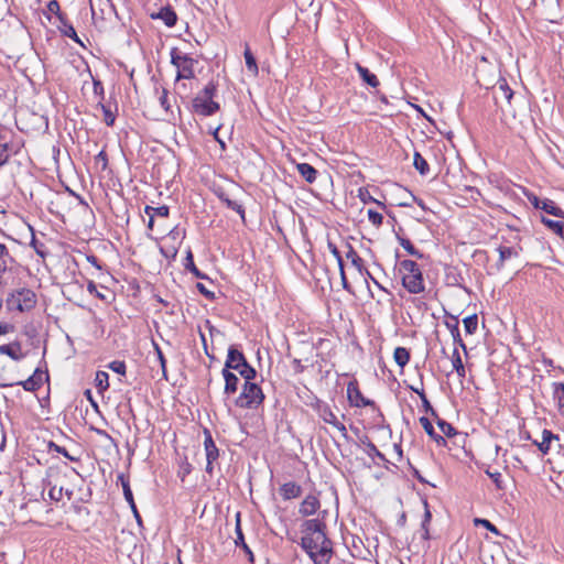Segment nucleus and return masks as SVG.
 <instances>
[{
    "instance_id": "f257e3e1",
    "label": "nucleus",
    "mask_w": 564,
    "mask_h": 564,
    "mask_svg": "<svg viewBox=\"0 0 564 564\" xmlns=\"http://www.w3.org/2000/svg\"><path fill=\"white\" fill-rule=\"evenodd\" d=\"M301 546L315 564H327L333 555V543L327 538L326 524L318 519L303 523Z\"/></svg>"
},
{
    "instance_id": "f03ea898",
    "label": "nucleus",
    "mask_w": 564,
    "mask_h": 564,
    "mask_svg": "<svg viewBox=\"0 0 564 564\" xmlns=\"http://www.w3.org/2000/svg\"><path fill=\"white\" fill-rule=\"evenodd\" d=\"M402 286L411 294L425 291L423 273L420 265L413 260H402L398 264Z\"/></svg>"
},
{
    "instance_id": "7ed1b4c3",
    "label": "nucleus",
    "mask_w": 564,
    "mask_h": 564,
    "mask_svg": "<svg viewBox=\"0 0 564 564\" xmlns=\"http://www.w3.org/2000/svg\"><path fill=\"white\" fill-rule=\"evenodd\" d=\"M263 400L262 389L252 380H245L241 393L235 400V404L241 409H257Z\"/></svg>"
},
{
    "instance_id": "20e7f679",
    "label": "nucleus",
    "mask_w": 564,
    "mask_h": 564,
    "mask_svg": "<svg viewBox=\"0 0 564 564\" xmlns=\"http://www.w3.org/2000/svg\"><path fill=\"white\" fill-rule=\"evenodd\" d=\"M225 366L238 371L245 380H253L257 376L256 369L248 364L243 354L234 346L228 349Z\"/></svg>"
},
{
    "instance_id": "39448f33",
    "label": "nucleus",
    "mask_w": 564,
    "mask_h": 564,
    "mask_svg": "<svg viewBox=\"0 0 564 564\" xmlns=\"http://www.w3.org/2000/svg\"><path fill=\"white\" fill-rule=\"evenodd\" d=\"M36 304V295L32 290L21 289L10 295L7 305L11 311L26 312Z\"/></svg>"
},
{
    "instance_id": "423d86ee",
    "label": "nucleus",
    "mask_w": 564,
    "mask_h": 564,
    "mask_svg": "<svg viewBox=\"0 0 564 564\" xmlns=\"http://www.w3.org/2000/svg\"><path fill=\"white\" fill-rule=\"evenodd\" d=\"M171 63L177 68L176 79L193 78L196 61L186 54H181L176 48L171 52Z\"/></svg>"
},
{
    "instance_id": "0eeeda50",
    "label": "nucleus",
    "mask_w": 564,
    "mask_h": 564,
    "mask_svg": "<svg viewBox=\"0 0 564 564\" xmlns=\"http://www.w3.org/2000/svg\"><path fill=\"white\" fill-rule=\"evenodd\" d=\"M219 109V104L213 99L204 98L198 95L193 99V110L200 116L207 117L214 115Z\"/></svg>"
},
{
    "instance_id": "6e6552de",
    "label": "nucleus",
    "mask_w": 564,
    "mask_h": 564,
    "mask_svg": "<svg viewBox=\"0 0 564 564\" xmlns=\"http://www.w3.org/2000/svg\"><path fill=\"white\" fill-rule=\"evenodd\" d=\"M347 397L351 405L357 408L375 405V402L366 399L359 390L357 381H350L347 386Z\"/></svg>"
},
{
    "instance_id": "1a4fd4ad",
    "label": "nucleus",
    "mask_w": 564,
    "mask_h": 564,
    "mask_svg": "<svg viewBox=\"0 0 564 564\" xmlns=\"http://www.w3.org/2000/svg\"><path fill=\"white\" fill-rule=\"evenodd\" d=\"M528 198L535 208L542 209L545 213L553 215L555 217H564V212L558 206H556V204L553 200L547 198L540 199L538 196L533 194L528 195Z\"/></svg>"
},
{
    "instance_id": "9d476101",
    "label": "nucleus",
    "mask_w": 564,
    "mask_h": 564,
    "mask_svg": "<svg viewBox=\"0 0 564 564\" xmlns=\"http://www.w3.org/2000/svg\"><path fill=\"white\" fill-rule=\"evenodd\" d=\"M513 97V91L509 87L506 79H499L497 85L494 87V98L496 104L503 108L502 102L510 105Z\"/></svg>"
},
{
    "instance_id": "9b49d317",
    "label": "nucleus",
    "mask_w": 564,
    "mask_h": 564,
    "mask_svg": "<svg viewBox=\"0 0 564 564\" xmlns=\"http://www.w3.org/2000/svg\"><path fill=\"white\" fill-rule=\"evenodd\" d=\"M318 412H319V416L322 417V420L325 423L333 425L341 433V435L344 437H347L346 426L341 422L338 421L337 416L335 415V413L332 411V409L328 405L321 406Z\"/></svg>"
},
{
    "instance_id": "f8f14e48",
    "label": "nucleus",
    "mask_w": 564,
    "mask_h": 564,
    "mask_svg": "<svg viewBox=\"0 0 564 564\" xmlns=\"http://www.w3.org/2000/svg\"><path fill=\"white\" fill-rule=\"evenodd\" d=\"M0 355H7L14 361H20L25 357L21 344L17 340L0 345Z\"/></svg>"
},
{
    "instance_id": "ddd939ff",
    "label": "nucleus",
    "mask_w": 564,
    "mask_h": 564,
    "mask_svg": "<svg viewBox=\"0 0 564 564\" xmlns=\"http://www.w3.org/2000/svg\"><path fill=\"white\" fill-rule=\"evenodd\" d=\"M319 507L321 503L318 498L315 495H308L300 505L299 512L304 517H308L314 514L319 509Z\"/></svg>"
},
{
    "instance_id": "4468645a",
    "label": "nucleus",
    "mask_w": 564,
    "mask_h": 564,
    "mask_svg": "<svg viewBox=\"0 0 564 564\" xmlns=\"http://www.w3.org/2000/svg\"><path fill=\"white\" fill-rule=\"evenodd\" d=\"M221 375L225 379L224 393L227 395L234 394L238 390L239 378L230 371V368L224 367Z\"/></svg>"
},
{
    "instance_id": "2eb2a0df",
    "label": "nucleus",
    "mask_w": 564,
    "mask_h": 564,
    "mask_svg": "<svg viewBox=\"0 0 564 564\" xmlns=\"http://www.w3.org/2000/svg\"><path fill=\"white\" fill-rule=\"evenodd\" d=\"M117 480L121 482L124 498L129 502L135 518L138 519V521H140V516L138 513L137 506L134 503V499H133V495H132V491L130 488L129 479L126 478V476L123 474H119L117 477Z\"/></svg>"
},
{
    "instance_id": "dca6fc26",
    "label": "nucleus",
    "mask_w": 564,
    "mask_h": 564,
    "mask_svg": "<svg viewBox=\"0 0 564 564\" xmlns=\"http://www.w3.org/2000/svg\"><path fill=\"white\" fill-rule=\"evenodd\" d=\"M205 452H206V459L209 462V464H214L219 457V451L209 433V431H205V441H204Z\"/></svg>"
},
{
    "instance_id": "f3484780",
    "label": "nucleus",
    "mask_w": 564,
    "mask_h": 564,
    "mask_svg": "<svg viewBox=\"0 0 564 564\" xmlns=\"http://www.w3.org/2000/svg\"><path fill=\"white\" fill-rule=\"evenodd\" d=\"M279 491L284 500H290L301 496L302 487L294 481H289L283 484Z\"/></svg>"
},
{
    "instance_id": "a211bd4d",
    "label": "nucleus",
    "mask_w": 564,
    "mask_h": 564,
    "mask_svg": "<svg viewBox=\"0 0 564 564\" xmlns=\"http://www.w3.org/2000/svg\"><path fill=\"white\" fill-rule=\"evenodd\" d=\"M218 198L230 209L237 212L241 219L245 221V208L242 204L238 203L235 199H231L228 194L224 191L217 192Z\"/></svg>"
},
{
    "instance_id": "6ab92c4d",
    "label": "nucleus",
    "mask_w": 564,
    "mask_h": 564,
    "mask_svg": "<svg viewBox=\"0 0 564 564\" xmlns=\"http://www.w3.org/2000/svg\"><path fill=\"white\" fill-rule=\"evenodd\" d=\"M296 170L300 173V175L307 182V183H314L317 177V170L313 167L308 163H299L296 165Z\"/></svg>"
},
{
    "instance_id": "aec40b11",
    "label": "nucleus",
    "mask_w": 564,
    "mask_h": 564,
    "mask_svg": "<svg viewBox=\"0 0 564 564\" xmlns=\"http://www.w3.org/2000/svg\"><path fill=\"white\" fill-rule=\"evenodd\" d=\"M420 423H421L422 427L424 429V431L426 432V434L431 438H433L438 445L446 444L444 436L435 433L434 427L427 417H425V416L420 417Z\"/></svg>"
},
{
    "instance_id": "412c9836",
    "label": "nucleus",
    "mask_w": 564,
    "mask_h": 564,
    "mask_svg": "<svg viewBox=\"0 0 564 564\" xmlns=\"http://www.w3.org/2000/svg\"><path fill=\"white\" fill-rule=\"evenodd\" d=\"M152 18L154 19H161L166 26H173L175 25L177 21L176 13L169 7L162 8L158 14H152Z\"/></svg>"
},
{
    "instance_id": "4be33fe9",
    "label": "nucleus",
    "mask_w": 564,
    "mask_h": 564,
    "mask_svg": "<svg viewBox=\"0 0 564 564\" xmlns=\"http://www.w3.org/2000/svg\"><path fill=\"white\" fill-rule=\"evenodd\" d=\"M236 534H237V539L235 541L236 545H238V546L241 545L242 549L245 550V552L249 555V560L252 562L253 554H252L251 550L249 549V546L245 542L243 533H242L241 525H240V513L239 512L236 514Z\"/></svg>"
},
{
    "instance_id": "5701e85b",
    "label": "nucleus",
    "mask_w": 564,
    "mask_h": 564,
    "mask_svg": "<svg viewBox=\"0 0 564 564\" xmlns=\"http://www.w3.org/2000/svg\"><path fill=\"white\" fill-rule=\"evenodd\" d=\"M14 262L6 245L0 243V273H6Z\"/></svg>"
},
{
    "instance_id": "b1692460",
    "label": "nucleus",
    "mask_w": 564,
    "mask_h": 564,
    "mask_svg": "<svg viewBox=\"0 0 564 564\" xmlns=\"http://www.w3.org/2000/svg\"><path fill=\"white\" fill-rule=\"evenodd\" d=\"M59 21V25L57 26L59 29V31L67 37L74 40L75 42L77 43H80V40L79 37L77 36V33L74 29V26L68 23L67 19H66V15L63 17V20H58Z\"/></svg>"
},
{
    "instance_id": "393cba45",
    "label": "nucleus",
    "mask_w": 564,
    "mask_h": 564,
    "mask_svg": "<svg viewBox=\"0 0 564 564\" xmlns=\"http://www.w3.org/2000/svg\"><path fill=\"white\" fill-rule=\"evenodd\" d=\"M348 251L346 252V258L349 259L352 263V265L360 272H364V260L358 256L357 251L354 249V247L348 243L347 245Z\"/></svg>"
},
{
    "instance_id": "a878e982",
    "label": "nucleus",
    "mask_w": 564,
    "mask_h": 564,
    "mask_svg": "<svg viewBox=\"0 0 564 564\" xmlns=\"http://www.w3.org/2000/svg\"><path fill=\"white\" fill-rule=\"evenodd\" d=\"M498 252H499V261H498L499 268H501L503 265L506 260L519 256V251L512 247H502L501 246L498 248Z\"/></svg>"
},
{
    "instance_id": "bb28decb",
    "label": "nucleus",
    "mask_w": 564,
    "mask_h": 564,
    "mask_svg": "<svg viewBox=\"0 0 564 564\" xmlns=\"http://www.w3.org/2000/svg\"><path fill=\"white\" fill-rule=\"evenodd\" d=\"M557 438V435L553 434L551 431L549 430H544L542 432V441L540 443H535L539 447V449L543 453V454H547L549 451H550V444H551V441L552 440H556Z\"/></svg>"
},
{
    "instance_id": "cd10ccee",
    "label": "nucleus",
    "mask_w": 564,
    "mask_h": 564,
    "mask_svg": "<svg viewBox=\"0 0 564 564\" xmlns=\"http://www.w3.org/2000/svg\"><path fill=\"white\" fill-rule=\"evenodd\" d=\"M357 70L360 75V77L371 87L379 86V80L375 74L369 72L367 67L357 65Z\"/></svg>"
},
{
    "instance_id": "c85d7f7f",
    "label": "nucleus",
    "mask_w": 564,
    "mask_h": 564,
    "mask_svg": "<svg viewBox=\"0 0 564 564\" xmlns=\"http://www.w3.org/2000/svg\"><path fill=\"white\" fill-rule=\"evenodd\" d=\"M393 358L397 365L403 368L410 360V352L404 347H397L393 352Z\"/></svg>"
},
{
    "instance_id": "c756f323",
    "label": "nucleus",
    "mask_w": 564,
    "mask_h": 564,
    "mask_svg": "<svg viewBox=\"0 0 564 564\" xmlns=\"http://www.w3.org/2000/svg\"><path fill=\"white\" fill-rule=\"evenodd\" d=\"M243 56L248 72L251 73L253 76H257L259 73L258 64L256 57L253 56L249 47H246Z\"/></svg>"
},
{
    "instance_id": "7c9ffc66",
    "label": "nucleus",
    "mask_w": 564,
    "mask_h": 564,
    "mask_svg": "<svg viewBox=\"0 0 564 564\" xmlns=\"http://www.w3.org/2000/svg\"><path fill=\"white\" fill-rule=\"evenodd\" d=\"M452 364L458 377L464 378L466 376V370L457 348H455L453 351Z\"/></svg>"
},
{
    "instance_id": "2f4dec72",
    "label": "nucleus",
    "mask_w": 564,
    "mask_h": 564,
    "mask_svg": "<svg viewBox=\"0 0 564 564\" xmlns=\"http://www.w3.org/2000/svg\"><path fill=\"white\" fill-rule=\"evenodd\" d=\"M413 165L422 175H426L430 171L426 160L419 153H414Z\"/></svg>"
},
{
    "instance_id": "473e14b6",
    "label": "nucleus",
    "mask_w": 564,
    "mask_h": 564,
    "mask_svg": "<svg viewBox=\"0 0 564 564\" xmlns=\"http://www.w3.org/2000/svg\"><path fill=\"white\" fill-rule=\"evenodd\" d=\"M424 509H425L424 518H423V521H422V524H421V528H422V531H423L422 538L424 540H429L430 539L429 524L431 522L432 514H431V511L429 509V505H427L426 500L424 501Z\"/></svg>"
},
{
    "instance_id": "72a5a7b5",
    "label": "nucleus",
    "mask_w": 564,
    "mask_h": 564,
    "mask_svg": "<svg viewBox=\"0 0 564 564\" xmlns=\"http://www.w3.org/2000/svg\"><path fill=\"white\" fill-rule=\"evenodd\" d=\"M184 265L187 270H189L196 278L204 279L205 275L196 268L194 263V257L191 250L187 251L185 257Z\"/></svg>"
},
{
    "instance_id": "f704fd0d",
    "label": "nucleus",
    "mask_w": 564,
    "mask_h": 564,
    "mask_svg": "<svg viewBox=\"0 0 564 564\" xmlns=\"http://www.w3.org/2000/svg\"><path fill=\"white\" fill-rule=\"evenodd\" d=\"M18 384H21L25 391H35L42 386V380L31 376L26 380L18 382Z\"/></svg>"
},
{
    "instance_id": "c9c22d12",
    "label": "nucleus",
    "mask_w": 564,
    "mask_h": 564,
    "mask_svg": "<svg viewBox=\"0 0 564 564\" xmlns=\"http://www.w3.org/2000/svg\"><path fill=\"white\" fill-rule=\"evenodd\" d=\"M554 399L557 403L561 414H564V383H556L554 388Z\"/></svg>"
},
{
    "instance_id": "e433bc0d",
    "label": "nucleus",
    "mask_w": 564,
    "mask_h": 564,
    "mask_svg": "<svg viewBox=\"0 0 564 564\" xmlns=\"http://www.w3.org/2000/svg\"><path fill=\"white\" fill-rule=\"evenodd\" d=\"M542 223L552 231H554L556 235L562 236L563 235V228L564 224L558 220H552L546 217L541 218Z\"/></svg>"
},
{
    "instance_id": "4c0bfd02",
    "label": "nucleus",
    "mask_w": 564,
    "mask_h": 564,
    "mask_svg": "<svg viewBox=\"0 0 564 564\" xmlns=\"http://www.w3.org/2000/svg\"><path fill=\"white\" fill-rule=\"evenodd\" d=\"M108 373L105 371H97L95 377L96 387L99 391H104L108 389L109 382H108Z\"/></svg>"
},
{
    "instance_id": "58836bf2",
    "label": "nucleus",
    "mask_w": 564,
    "mask_h": 564,
    "mask_svg": "<svg viewBox=\"0 0 564 564\" xmlns=\"http://www.w3.org/2000/svg\"><path fill=\"white\" fill-rule=\"evenodd\" d=\"M463 323H464V327H465L466 333L471 335L477 329L478 317L475 314L470 315V316H467L466 318H464Z\"/></svg>"
},
{
    "instance_id": "ea45409f",
    "label": "nucleus",
    "mask_w": 564,
    "mask_h": 564,
    "mask_svg": "<svg viewBox=\"0 0 564 564\" xmlns=\"http://www.w3.org/2000/svg\"><path fill=\"white\" fill-rule=\"evenodd\" d=\"M399 241H400V245L411 254V256H414L416 258H423V253H421L414 246L413 243L406 239V238H401L399 237Z\"/></svg>"
},
{
    "instance_id": "a19ab883",
    "label": "nucleus",
    "mask_w": 564,
    "mask_h": 564,
    "mask_svg": "<svg viewBox=\"0 0 564 564\" xmlns=\"http://www.w3.org/2000/svg\"><path fill=\"white\" fill-rule=\"evenodd\" d=\"M145 213H147V215H153V217H155V216L167 217L169 213H170V209L165 205L159 206V207L147 206L145 207Z\"/></svg>"
},
{
    "instance_id": "79ce46f5",
    "label": "nucleus",
    "mask_w": 564,
    "mask_h": 564,
    "mask_svg": "<svg viewBox=\"0 0 564 564\" xmlns=\"http://www.w3.org/2000/svg\"><path fill=\"white\" fill-rule=\"evenodd\" d=\"M99 106L104 112V122L108 127L113 126L116 117H115L113 112L111 111L110 107L104 105L101 101H99Z\"/></svg>"
},
{
    "instance_id": "37998d69",
    "label": "nucleus",
    "mask_w": 564,
    "mask_h": 564,
    "mask_svg": "<svg viewBox=\"0 0 564 564\" xmlns=\"http://www.w3.org/2000/svg\"><path fill=\"white\" fill-rule=\"evenodd\" d=\"M437 425H438L441 432L443 433V435H445L447 437H452V436H454L456 434V431L453 427V425L447 423L444 420L438 419Z\"/></svg>"
},
{
    "instance_id": "c03bdc74",
    "label": "nucleus",
    "mask_w": 564,
    "mask_h": 564,
    "mask_svg": "<svg viewBox=\"0 0 564 564\" xmlns=\"http://www.w3.org/2000/svg\"><path fill=\"white\" fill-rule=\"evenodd\" d=\"M216 91L217 86L213 82H210L198 95L203 96L204 98L213 99L214 96L216 95Z\"/></svg>"
},
{
    "instance_id": "a18cd8bd",
    "label": "nucleus",
    "mask_w": 564,
    "mask_h": 564,
    "mask_svg": "<svg viewBox=\"0 0 564 564\" xmlns=\"http://www.w3.org/2000/svg\"><path fill=\"white\" fill-rule=\"evenodd\" d=\"M368 219L373 226L379 227L382 225L383 216L376 210L369 209Z\"/></svg>"
},
{
    "instance_id": "49530a36",
    "label": "nucleus",
    "mask_w": 564,
    "mask_h": 564,
    "mask_svg": "<svg viewBox=\"0 0 564 564\" xmlns=\"http://www.w3.org/2000/svg\"><path fill=\"white\" fill-rule=\"evenodd\" d=\"M47 11L56 15L57 20H63L64 13L61 12L59 3L56 0H52L47 3Z\"/></svg>"
},
{
    "instance_id": "de8ad7c7",
    "label": "nucleus",
    "mask_w": 564,
    "mask_h": 564,
    "mask_svg": "<svg viewBox=\"0 0 564 564\" xmlns=\"http://www.w3.org/2000/svg\"><path fill=\"white\" fill-rule=\"evenodd\" d=\"M366 453L369 455V456H376L378 457L379 459L386 462V457L377 448V446L372 443V442H368L367 443V451Z\"/></svg>"
},
{
    "instance_id": "09e8293b",
    "label": "nucleus",
    "mask_w": 564,
    "mask_h": 564,
    "mask_svg": "<svg viewBox=\"0 0 564 564\" xmlns=\"http://www.w3.org/2000/svg\"><path fill=\"white\" fill-rule=\"evenodd\" d=\"M48 449L59 453L70 460H76L75 457L69 455V453L67 452V449L65 447H62V446L55 444L54 442L48 443Z\"/></svg>"
},
{
    "instance_id": "8fccbe9b",
    "label": "nucleus",
    "mask_w": 564,
    "mask_h": 564,
    "mask_svg": "<svg viewBox=\"0 0 564 564\" xmlns=\"http://www.w3.org/2000/svg\"><path fill=\"white\" fill-rule=\"evenodd\" d=\"M475 524L476 525H482L485 527L487 530H489L490 532L495 533V534H499V531L498 529L496 528V525H494L489 520L487 519H475Z\"/></svg>"
},
{
    "instance_id": "3c124183",
    "label": "nucleus",
    "mask_w": 564,
    "mask_h": 564,
    "mask_svg": "<svg viewBox=\"0 0 564 564\" xmlns=\"http://www.w3.org/2000/svg\"><path fill=\"white\" fill-rule=\"evenodd\" d=\"M486 474L491 478L498 489H502V476L499 471L486 470Z\"/></svg>"
},
{
    "instance_id": "603ef678",
    "label": "nucleus",
    "mask_w": 564,
    "mask_h": 564,
    "mask_svg": "<svg viewBox=\"0 0 564 564\" xmlns=\"http://www.w3.org/2000/svg\"><path fill=\"white\" fill-rule=\"evenodd\" d=\"M63 496V487L56 488V486H52L48 490V497L51 500L59 501Z\"/></svg>"
},
{
    "instance_id": "864d4df0",
    "label": "nucleus",
    "mask_w": 564,
    "mask_h": 564,
    "mask_svg": "<svg viewBox=\"0 0 564 564\" xmlns=\"http://www.w3.org/2000/svg\"><path fill=\"white\" fill-rule=\"evenodd\" d=\"M109 368L119 375L126 373V364L123 361L115 360L110 362Z\"/></svg>"
},
{
    "instance_id": "5fc2aeb1",
    "label": "nucleus",
    "mask_w": 564,
    "mask_h": 564,
    "mask_svg": "<svg viewBox=\"0 0 564 564\" xmlns=\"http://www.w3.org/2000/svg\"><path fill=\"white\" fill-rule=\"evenodd\" d=\"M154 348L158 354V358H159V361H160V365L162 368L163 377L166 379V359H165L162 350L160 349V347L156 344H154Z\"/></svg>"
},
{
    "instance_id": "6e6d98bb",
    "label": "nucleus",
    "mask_w": 564,
    "mask_h": 564,
    "mask_svg": "<svg viewBox=\"0 0 564 564\" xmlns=\"http://www.w3.org/2000/svg\"><path fill=\"white\" fill-rule=\"evenodd\" d=\"M9 156L8 144L0 142V166L8 162Z\"/></svg>"
},
{
    "instance_id": "4d7b16f0",
    "label": "nucleus",
    "mask_w": 564,
    "mask_h": 564,
    "mask_svg": "<svg viewBox=\"0 0 564 564\" xmlns=\"http://www.w3.org/2000/svg\"><path fill=\"white\" fill-rule=\"evenodd\" d=\"M328 249H329L330 253L335 257L338 265L344 264V260H343V257H341L338 248L330 241L328 242Z\"/></svg>"
},
{
    "instance_id": "13d9d810",
    "label": "nucleus",
    "mask_w": 564,
    "mask_h": 564,
    "mask_svg": "<svg viewBox=\"0 0 564 564\" xmlns=\"http://www.w3.org/2000/svg\"><path fill=\"white\" fill-rule=\"evenodd\" d=\"M94 93L95 95L100 97V100L104 98V86L100 80L94 79Z\"/></svg>"
},
{
    "instance_id": "bf43d9fd",
    "label": "nucleus",
    "mask_w": 564,
    "mask_h": 564,
    "mask_svg": "<svg viewBox=\"0 0 564 564\" xmlns=\"http://www.w3.org/2000/svg\"><path fill=\"white\" fill-rule=\"evenodd\" d=\"M95 160H96V163H101L102 169H106V167H107L108 159H107V154H106V152H105V151H100V152L95 156Z\"/></svg>"
},
{
    "instance_id": "052dcab7",
    "label": "nucleus",
    "mask_w": 564,
    "mask_h": 564,
    "mask_svg": "<svg viewBox=\"0 0 564 564\" xmlns=\"http://www.w3.org/2000/svg\"><path fill=\"white\" fill-rule=\"evenodd\" d=\"M159 100H160V104L161 106L165 109V110H169L170 109V104H169V100H167V90L166 89H162V94L161 96L159 97Z\"/></svg>"
},
{
    "instance_id": "680f3d73",
    "label": "nucleus",
    "mask_w": 564,
    "mask_h": 564,
    "mask_svg": "<svg viewBox=\"0 0 564 564\" xmlns=\"http://www.w3.org/2000/svg\"><path fill=\"white\" fill-rule=\"evenodd\" d=\"M420 399L422 400L423 406L426 411H431L432 414H435L434 409L432 408L430 401L426 398L425 393H420Z\"/></svg>"
},
{
    "instance_id": "e2e57ef3",
    "label": "nucleus",
    "mask_w": 564,
    "mask_h": 564,
    "mask_svg": "<svg viewBox=\"0 0 564 564\" xmlns=\"http://www.w3.org/2000/svg\"><path fill=\"white\" fill-rule=\"evenodd\" d=\"M197 290L207 299H214V293L206 289L203 283H197Z\"/></svg>"
},
{
    "instance_id": "0e129e2a",
    "label": "nucleus",
    "mask_w": 564,
    "mask_h": 564,
    "mask_svg": "<svg viewBox=\"0 0 564 564\" xmlns=\"http://www.w3.org/2000/svg\"><path fill=\"white\" fill-rule=\"evenodd\" d=\"M338 267H339V272H340V279H341L343 288L345 290H349V283L347 281V278H346V274H345L344 264L338 265Z\"/></svg>"
},
{
    "instance_id": "69168bd1",
    "label": "nucleus",
    "mask_w": 564,
    "mask_h": 564,
    "mask_svg": "<svg viewBox=\"0 0 564 564\" xmlns=\"http://www.w3.org/2000/svg\"><path fill=\"white\" fill-rule=\"evenodd\" d=\"M13 330V326L7 323H0V335H4Z\"/></svg>"
},
{
    "instance_id": "338daca9",
    "label": "nucleus",
    "mask_w": 564,
    "mask_h": 564,
    "mask_svg": "<svg viewBox=\"0 0 564 564\" xmlns=\"http://www.w3.org/2000/svg\"><path fill=\"white\" fill-rule=\"evenodd\" d=\"M87 290L90 294L97 293V288L93 281L88 282Z\"/></svg>"
},
{
    "instance_id": "774afa93",
    "label": "nucleus",
    "mask_w": 564,
    "mask_h": 564,
    "mask_svg": "<svg viewBox=\"0 0 564 564\" xmlns=\"http://www.w3.org/2000/svg\"><path fill=\"white\" fill-rule=\"evenodd\" d=\"M31 245L34 247L35 251L37 254L40 256H43V253L41 252V250L37 248V243H36V240H35V237L33 236L32 238V241H31Z\"/></svg>"
}]
</instances>
